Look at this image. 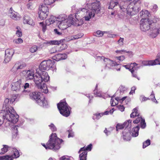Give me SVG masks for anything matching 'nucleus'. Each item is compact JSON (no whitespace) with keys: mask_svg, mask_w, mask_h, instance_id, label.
<instances>
[{"mask_svg":"<svg viewBox=\"0 0 160 160\" xmlns=\"http://www.w3.org/2000/svg\"><path fill=\"white\" fill-rule=\"evenodd\" d=\"M17 29L16 34L18 37H21L22 36V32L20 28L19 27H17L16 28Z\"/></svg>","mask_w":160,"mask_h":160,"instance_id":"nucleus-37","label":"nucleus"},{"mask_svg":"<svg viewBox=\"0 0 160 160\" xmlns=\"http://www.w3.org/2000/svg\"><path fill=\"white\" fill-rule=\"evenodd\" d=\"M110 130H108L106 128H105V130L104 131V132L108 136V135H109L111 133V131H112L113 129V128H110Z\"/></svg>","mask_w":160,"mask_h":160,"instance_id":"nucleus-56","label":"nucleus"},{"mask_svg":"<svg viewBox=\"0 0 160 160\" xmlns=\"http://www.w3.org/2000/svg\"><path fill=\"white\" fill-rule=\"evenodd\" d=\"M119 100V98L118 97L115 98L114 100L112 98L110 101L111 106H113L117 105Z\"/></svg>","mask_w":160,"mask_h":160,"instance_id":"nucleus-33","label":"nucleus"},{"mask_svg":"<svg viewBox=\"0 0 160 160\" xmlns=\"http://www.w3.org/2000/svg\"><path fill=\"white\" fill-rule=\"evenodd\" d=\"M9 99L8 98H6L5 99L2 107L3 111H4L12 110L13 108L12 107L9 106Z\"/></svg>","mask_w":160,"mask_h":160,"instance_id":"nucleus-21","label":"nucleus"},{"mask_svg":"<svg viewBox=\"0 0 160 160\" xmlns=\"http://www.w3.org/2000/svg\"><path fill=\"white\" fill-rule=\"evenodd\" d=\"M26 66V64L24 63H21L18 62L15 63L11 69L13 72H16L19 69H21L25 68Z\"/></svg>","mask_w":160,"mask_h":160,"instance_id":"nucleus-16","label":"nucleus"},{"mask_svg":"<svg viewBox=\"0 0 160 160\" xmlns=\"http://www.w3.org/2000/svg\"><path fill=\"white\" fill-rule=\"evenodd\" d=\"M150 97H151V98L152 99V101L154 102H157V101L156 100V99H155L154 94L153 93V91H152V93L150 95Z\"/></svg>","mask_w":160,"mask_h":160,"instance_id":"nucleus-53","label":"nucleus"},{"mask_svg":"<svg viewBox=\"0 0 160 160\" xmlns=\"http://www.w3.org/2000/svg\"><path fill=\"white\" fill-rule=\"evenodd\" d=\"M59 160H73V158L71 157L64 155L60 158Z\"/></svg>","mask_w":160,"mask_h":160,"instance_id":"nucleus-41","label":"nucleus"},{"mask_svg":"<svg viewBox=\"0 0 160 160\" xmlns=\"http://www.w3.org/2000/svg\"><path fill=\"white\" fill-rule=\"evenodd\" d=\"M57 107L60 113L63 116L68 117L70 114V111L68 104L66 102L61 101L57 105Z\"/></svg>","mask_w":160,"mask_h":160,"instance_id":"nucleus-9","label":"nucleus"},{"mask_svg":"<svg viewBox=\"0 0 160 160\" xmlns=\"http://www.w3.org/2000/svg\"><path fill=\"white\" fill-rule=\"evenodd\" d=\"M139 126H138L133 128L131 131L132 135L133 137H136L138 135V131L139 129Z\"/></svg>","mask_w":160,"mask_h":160,"instance_id":"nucleus-27","label":"nucleus"},{"mask_svg":"<svg viewBox=\"0 0 160 160\" xmlns=\"http://www.w3.org/2000/svg\"><path fill=\"white\" fill-rule=\"evenodd\" d=\"M141 128L142 129L145 128L146 126V123L145 122L144 119H142L140 122Z\"/></svg>","mask_w":160,"mask_h":160,"instance_id":"nucleus-49","label":"nucleus"},{"mask_svg":"<svg viewBox=\"0 0 160 160\" xmlns=\"http://www.w3.org/2000/svg\"><path fill=\"white\" fill-rule=\"evenodd\" d=\"M39 24L42 27V31L43 32H44L47 29V27L46 25H44V23L43 22H40Z\"/></svg>","mask_w":160,"mask_h":160,"instance_id":"nucleus-57","label":"nucleus"},{"mask_svg":"<svg viewBox=\"0 0 160 160\" xmlns=\"http://www.w3.org/2000/svg\"><path fill=\"white\" fill-rule=\"evenodd\" d=\"M14 53L13 50L12 49H7L5 51V57L4 61L7 63L9 62L12 58Z\"/></svg>","mask_w":160,"mask_h":160,"instance_id":"nucleus-15","label":"nucleus"},{"mask_svg":"<svg viewBox=\"0 0 160 160\" xmlns=\"http://www.w3.org/2000/svg\"><path fill=\"white\" fill-rule=\"evenodd\" d=\"M3 118H4V115L1 112L0 113V126L3 123Z\"/></svg>","mask_w":160,"mask_h":160,"instance_id":"nucleus-58","label":"nucleus"},{"mask_svg":"<svg viewBox=\"0 0 160 160\" xmlns=\"http://www.w3.org/2000/svg\"><path fill=\"white\" fill-rule=\"evenodd\" d=\"M21 74L25 77L26 81L32 80L36 86L38 87H41V82L48 81L50 78L46 72L38 71L37 69L35 72L33 70H24L21 72Z\"/></svg>","mask_w":160,"mask_h":160,"instance_id":"nucleus-1","label":"nucleus"},{"mask_svg":"<svg viewBox=\"0 0 160 160\" xmlns=\"http://www.w3.org/2000/svg\"><path fill=\"white\" fill-rule=\"evenodd\" d=\"M116 58L119 61H123L125 59V57L124 56L117 57H116Z\"/></svg>","mask_w":160,"mask_h":160,"instance_id":"nucleus-63","label":"nucleus"},{"mask_svg":"<svg viewBox=\"0 0 160 160\" xmlns=\"http://www.w3.org/2000/svg\"><path fill=\"white\" fill-rule=\"evenodd\" d=\"M149 99V98H146L143 95H141L140 97V100L141 102L145 101L148 100Z\"/></svg>","mask_w":160,"mask_h":160,"instance_id":"nucleus-54","label":"nucleus"},{"mask_svg":"<svg viewBox=\"0 0 160 160\" xmlns=\"http://www.w3.org/2000/svg\"><path fill=\"white\" fill-rule=\"evenodd\" d=\"M150 144V140L148 139L143 143V148H145Z\"/></svg>","mask_w":160,"mask_h":160,"instance_id":"nucleus-47","label":"nucleus"},{"mask_svg":"<svg viewBox=\"0 0 160 160\" xmlns=\"http://www.w3.org/2000/svg\"><path fill=\"white\" fill-rule=\"evenodd\" d=\"M157 60L144 61L142 62L143 66H153L156 65V62Z\"/></svg>","mask_w":160,"mask_h":160,"instance_id":"nucleus-26","label":"nucleus"},{"mask_svg":"<svg viewBox=\"0 0 160 160\" xmlns=\"http://www.w3.org/2000/svg\"><path fill=\"white\" fill-rule=\"evenodd\" d=\"M132 122V120H128L127 122H125L123 124H120L118 123L116 126V130L118 131L119 129H122L125 127V124L127 123L129 124L130 122Z\"/></svg>","mask_w":160,"mask_h":160,"instance_id":"nucleus-24","label":"nucleus"},{"mask_svg":"<svg viewBox=\"0 0 160 160\" xmlns=\"http://www.w3.org/2000/svg\"><path fill=\"white\" fill-rule=\"evenodd\" d=\"M42 83H41V87H37L38 88H40L41 89L42 91L44 93H47L48 92V90L47 88V87H46V85L45 84H43L42 85Z\"/></svg>","mask_w":160,"mask_h":160,"instance_id":"nucleus-32","label":"nucleus"},{"mask_svg":"<svg viewBox=\"0 0 160 160\" xmlns=\"http://www.w3.org/2000/svg\"><path fill=\"white\" fill-rule=\"evenodd\" d=\"M83 35V34L82 33H80L76 35L73 36V38L75 39H78L79 38H80L82 37Z\"/></svg>","mask_w":160,"mask_h":160,"instance_id":"nucleus-51","label":"nucleus"},{"mask_svg":"<svg viewBox=\"0 0 160 160\" xmlns=\"http://www.w3.org/2000/svg\"><path fill=\"white\" fill-rule=\"evenodd\" d=\"M115 52L117 53H118L120 54H123L125 53H129L130 52L129 51H126L124 50H116Z\"/></svg>","mask_w":160,"mask_h":160,"instance_id":"nucleus-50","label":"nucleus"},{"mask_svg":"<svg viewBox=\"0 0 160 160\" xmlns=\"http://www.w3.org/2000/svg\"><path fill=\"white\" fill-rule=\"evenodd\" d=\"M54 61L53 60L49 59L43 61L39 66V68L42 70H48L51 69L53 71H56V66L54 63Z\"/></svg>","mask_w":160,"mask_h":160,"instance_id":"nucleus-8","label":"nucleus"},{"mask_svg":"<svg viewBox=\"0 0 160 160\" xmlns=\"http://www.w3.org/2000/svg\"><path fill=\"white\" fill-rule=\"evenodd\" d=\"M17 94H14L12 96L10 100V103H13L16 99L18 97Z\"/></svg>","mask_w":160,"mask_h":160,"instance_id":"nucleus-45","label":"nucleus"},{"mask_svg":"<svg viewBox=\"0 0 160 160\" xmlns=\"http://www.w3.org/2000/svg\"><path fill=\"white\" fill-rule=\"evenodd\" d=\"M158 8L157 6L156 5H154L152 6L151 8L153 12L156 11Z\"/></svg>","mask_w":160,"mask_h":160,"instance_id":"nucleus-61","label":"nucleus"},{"mask_svg":"<svg viewBox=\"0 0 160 160\" xmlns=\"http://www.w3.org/2000/svg\"><path fill=\"white\" fill-rule=\"evenodd\" d=\"M48 126L52 132H55L57 131V128L53 124L51 123L48 125Z\"/></svg>","mask_w":160,"mask_h":160,"instance_id":"nucleus-44","label":"nucleus"},{"mask_svg":"<svg viewBox=\"0 0 160 160\" xmlns=\"http://www.w3.org/2000/svg\"><path fill=\"white\" fill-rule=\"evenodd\" d=\"M120 92H123L127 90V88L124 86H121L119 87Z\"/></svg>","mask_w":160,"mask_h":160,"instance_id":"nucleus-62","label":"nucleus"},{"mask_svg":"<svg viewBox=\"0 0 160 160\" xmlns=\"http://www.w3.org/2000/svg\"><path fill=\"white\" fill-rule=\"evenodd\" d=\"M70 18H70L69 20L57 22L59 28L62 30H63L69 27L72 23H73V17H70Z\"/></svg>","mask_w":160,"mask_h":160,"instance_id":"nucleus-11","label":"nucleus"},{"mask_svg":"<svg viewBox=\"0 0 160 160\" xmlns=\"http://www.w3.org/2000/svg\"><path fill=\"white\" fill-rule=\"evenodd\" d=\"M67 57V55L65 53L58 54L54 57V59L57 61L66 59Z\"/></svg>","mask_w":160,"mask_h":160,"instance_id":"nucleus-22","label":"nucleus"},{"mask_svg":"<svg viewBox=\"0 0 160 160\" xmlns=\"http://www.w3.org/2000/svg\"><path fill=\"white\" fill-rule=\"evenodd\" d=\"M98 59L102 60L104 62V64H105L106 68H109L111 66H115L118 65L114 61L111 60L109 58H105L104 57L99 56L98 57Z\"/></svg>","mask_w":160,"mask_h":160,"instance_id":"nucleus-10","label":"nucleus"},{"mask_svg":"<svg viewBox=\"0 0 160 160\" xmlns=\"http://www.w3.org/2000/svg\"><path fill=\"white\" fill-rule=\"evenodd\" d=\"M150 14L149 12L147 10H142L139 13V15L142 18H147L149 17Z\"/></svg>","mask_w":160,"mask_h":160,"instance_id":"nucleus-29","label":"nucleus"},{"mask_svg":"<svg viewBox=\"0 0 160 160\" xmlns=\"http://www.w3.org/2000/svg\"><path fill=\"white\" fill-rule=\"evenodd\" d=\"M149 30V35L152 38H155L159 33L158 29L156 27L154 23L152 24V26L151 27Z\"/></svg>","mask_w":160,"mask_h":160,"instance_id":"nucleus-14","label":"nucleus"},{"mask_svg":"<svg viewBox=\"0 0 160 160\" xmlns=\"http://www.w3.org/2000/svg\"><path fill=\"white\" fill-rule=\"evenodd\" d=\"M74 19L73 18V23H72V24L73 25L76 26H81L83 23V22L81 19L77 20H76L75 22L74 21Z\"/></svg>","mask_w":160,"mask_h":160,"instance_id":"nucleus-34","label":"nucleus"},{"mask_svg":"<svg viewBox=\"0 0 160 160\" xmlns=\"http://www.w3.org/2000/svg\"><path fill=\"white\" fill-rule=\"evenodd\" d=\"M3 148L1 149V153H4L6 152L9 148H10L7 145H3Z\"/></svg>","mask_w":160,"mask_h":160,"instance_id":"nucleus-46","label":"nucleus"},{"mask_svg":"<svg viewBox=\"0 0 160 160\" xmlns=\"http://www.w3.org/2000/svg\"><path fill=\"white\" fill-rule=\"evenodd\" d=\"M23 22L33 26L35 23L33 20L28 15H26L23 18Z\"/></svg>","mask_w":160,"mask_h":160,"instance_id":"nucleus-20","label":"nucleus"},{"mask_svg":"<svg viewBox=\"0 0 160 160\" xmlns=\"http://www.w3.org/2000/svg\"><path fill=\"white\" fill-rule=\"evenodd\" d=\"M100 5L99 2L87 3L85 6L86 8L80 9L78 11L77 14L86 12V14L84 18L86 21H88L92 17H94L95 13H98L100 11Z\"/></svg>","mask_w":160,"mask_h":160,"instance_id":"nucleus-2","label":"nucleus"},{"mask_svg":"<svg viewBox=\"0 0 160 160\" xmlns=\"http://www.w3.org/2000/svg\"><path fill=\"white\" fill-rule=\"evenodd\" d=\"M131 64L133 65V67L132 69H130V72L132 73L133 77L137 78L138 80H139V79L137 77L136 72L135 71H137L138 69L140 68L141 66H139L137 67L138 64L135 62L131 63Z\"/></svg>","mask_w":160,"mask_h":160,"instance_id":"nucleus-19","label":"nucleus"},{"mask_svg":"<svg viewBox=\"0 0 160 160\" xmlns=\"http://www.w3.org/2000/svg\"><path fill=\"white\" fill-rule=\"evenodd\" d=\"M131 63L130 64H128L127 65H123V66L126 69H129L130 71V69H132V67H133V65L132 64H131Z\"/></svg>","mask_w":160,"mask_h":160,"instance_id":"nucleus-52","label":"nucleus"},{"mask_svg":"<svg viewBox=\"0 0 160 160\" xmlns=\"http://www.w3.org/2000/svg\"><path fill=\"white\" fill-rule=\"evenodd\" d=\"M97 86L98 85H97L96 86V88L94 91V95H96V96L100 97L101 95V93L99 92H97V90H96V88H97Z\"/></svg>","mask_w":160,"mask_h":160,"instance_id":"nucleus-59","label":"nucleus"},{"mask_svg":"<svg viewBox=\"0 0 160 160\" xmlns=\"http://www.w3.org/2000/svg\"><path fill=\"white\" fill-rule=\"evenodd\" d=\"M37 47L36 46H32L30 49V51L31 52H34L37 50Z\"/></svg>","mask_w":160,"mask_h":160,"instance_id":"nucleus-55","label":"nucleus"},{"mask_svg":"<svg viewBox=\"0 0 160 160\" xmlns=\"http://www.w3.org/2000/svg\"><path fill=\"white\" fill-rule=\"evenodd\" d=\"M135 3L132 2V3H131L128 6L127 8V13L128 15H131L132 12L135 10V9H134V7L132 5L133 4H135Z\"/></svg>","mask_w":160,"mask_h":160,"instance_id":"nucleus-25","label":"nucleus"},{"mask_svg":"<svg viewBox=\"0 0 160 160\" xmlns=\"http://www.w3.org/2000/svg\"><path fill=\"white\" fill-rule=\"evenodd\" d=\"M87 152H83L80 154L79 157L80 160H86V157L87 156Z\"/></svg>","mask_w":160,"mask_h":160,"instance_id":"nucleus-36","label":"nucleus"},{"mask_svg":"<svg viewBox=\"0 0 160 160\" xmlns=\"http://www.w3.org/2000/svg\"><path fill=\"white\" fill-rule=\"evenodd\" d=\"M50 52L51 53H55L57 52L56 47H54L52 48L50 50Z\"/></svg>","mask_w":160,"mask_h":160,"instance_id":"nucleus-64","label":"nucleus"},{"mask_svg":"<svg viewBox=\"0 0 160 160\" xmlns=\"http://www.w3.org/2000/svg\"><path fill=\"white\" fill-rule=\"evenodd\" d=\"M107 33V32L106 31H102L98 30L96 32L95 36L97 37H101L103 36L104 33Z\"/></svg>","mask_w":160,"mask_h":160,"instance_id":"nucleus-42","label":"nucleus"},{"mask_svg":"<svg viewBox=\"0 0 160 160\" xmlns=\"http://www.w3.org/2000/svg\"><path fill=\"white\" fill-rule=\"evenodd\" d=\"M22 80L19 79L17 81L11 84V89L12 91L18 92L23 89V85L21 84Z\"/></svg>","mask_w":160,"mask_h":160,"instance_id":"nucleus-12","label":"nucleus"},{"mask_svg":"<svg viewBox=\"0 0 160 160\" xmlns=\"http://www.w3.org/2000/svg\"><path fill=\"white\" fill-rule=\"evenodd\" d=\"M118 4V2L112 0L110 3L109 6L108 7V8L109 9H112L115 6L117 5Z\"/></svg>","mask_w":160,"mask_h":160,"instance_id":"nucleus-38","label":"nucleus"},{"mask_svg":"<svg viewBox=\"0 0 160 160\" xmlns=\"http://www.w3.org/2000/svg\"><path fill=\"white\" fill-rule=\"evenodd\" d=\"M72 17V15H70L68 18L67 16L65 14H61L59 15L58 17H57L56 21L58 22H64L67 21L69 20L70 17Z\"/></svg>","mask_w":160,"mask_h":160,"instance_id":"nucleus-18","label":"nucleus"},{"mask_svg":"<svg viewBox=\"0 0 160 160\" xmlns=\"http://www.w3.org/2000/svg\"><path fill=\"white\" fill-rule=\"evenodd\" d=\"M133 111L130 115V117L131 118H134V117L139 116V113L138 112V109L137 108H134Z\"/></svg>","mask_w":160,"mask_h":160,"instance_id":"nucleus-39","label":"nucleus"},{"mask_svg":"<svg viewBox=\"0 0 160 160\" xmlns=\"http://www.w3.org/2000/svg\"><path fill=\"white\" fill-rule=\"evenodd\" d=\"M62 142V139L58 138L55 133H52L50 136L49 139L46 145L42 144V145L46 149H49L56 151L60 149V144Z\"/></svg>","mask_w":160,"mask_h":160,"instance_id":"nucleus-3","label":"nucleus"},{"mask_svg":"<svg viewBox=\"0 0 160 160\" xmlns=\"http://www.w3.org/2000/svg\"><path fill=\"white\" fill-rule=\"evenodd\" d=\"M48 14V13L39 11V17L41 20H43L47 18Z\"/></svg>","mask_w":160,"mask_h":160,"instance_id":"nucleus-35","label":"nucleus"},{"mask_svg":"<svg viewBox=\"0 0 160 160\" xmlns=\"http://www.w3.org/2000/svg\"><path fill=\"white\" fill-rule=\"evenodd\" d=\"M47 5L44 3L41 5L39 7V11L48 13V8Z\"/></svg>","mask_w":160,"mask_h":160,"instance_id":"nucleus-28","label":"nucleus"},{"mask_svg":"<svg viewBox=\"0 0 160 160\" xmlns=\"http://www.w3.org/2000/svg\"><path fill=\"white\" fill-rule=\"evenodd\" d=\"M123 138L125 140L128 141L130 140V132H126L125 131L122 132Z\"/></svg>","mask_w":160,"mask_h":160,"instance_id":"nucleus-30","label":"nucleus"},{"mask_svg":"<svg viewBox=\"0 0 160 160\" xmlns=\"http://www.w3.org/2000/svg\"><path fill=\"white\" fill-rule=\"evenodd\" d=\"M5 113L3 119H6L8 121L13 123H16L18 120L19 116L16 114V112L13 108L10 110L4 111Z\"/></svg>","mask_w":160,"mask_h":160,"instance_id":"nucleus-7","label":"nucleus"},{"mask_svg":"<svg viewBox=\"0 0 160 160\" xmlns=\"http://www.w3.org/2000/svg\"><path fill=\"white\" fill-rule=\"evenodd\" d=\"M159 20L158 18L153 16L151 18H142L140 21V29L142 31L145 32L149 29L152 24Z\"/></svg>","mask_w":160,"mask_h":160,"instance_id":"nucleus-4","label":"nucleus"},{"mask_svg":"<svg viewBox=\"0 0 160 160\" xmlns=\"http://www.w3.org/2000/svg\"><path fill=\"white\" fill-rule=\"evenodd\" d=\"M57 17L53 16H51L50 18L45 21L46 25H49L50 24L53 23L55 21H56Z\"/></svg>","mask_w":160,"mask_h":160,"instance_id":"nucleus-23","label":"nucleus"},{"mask_svg":"<svg viewBox=\"0 0 160 160\" xmlns=\"http://www.w3.org/2000/svg\"><path fill=\"white\" fill-rule=\"evenodd\" d=\"M9 14L10 17L13 20H17L20 19V15L18 13L13 11L12 8L10 9Z\"/></svg>","mask_w":160,"mask_h":160,"instance_id":"nucleus-17","label":"nucleus"},{"mask_svg":"<svg viewBox=\"0 0 160 160\" xmlns=\"http://www.w3.org/2000/svg\"><path fill=\"white\" fill-rule=\"evenodd\" d=\"M13 155L12 156L6 155L2 157H0V160H13V158H16L19 156V154L18 150L13 148Z\"/></svg>","mask_w":160,"mask_h":160,"instance_id":"nucleus-13","label":"nucleus"},{"mask_svg":"<svg viewBox=\"0 0 160 160\" xmlns=\"http://www.w3.org/2000/svg\"><path fill=\"white\" fill-rule=\"evenodd\" d=\"M13 42L15 43L18 44L22 43L23 42V41L21 38H19L17 39L14 40Z\"/></svg>","mask_w":160,"mask_h":160,"instance_id":"nucleus-48","label":"nucleus"},{"mask_svg":"<svg viewBox=\"0 0 160 160\" xmlns=\"http://www.w3.org/2000/svg\"><path fill=\"white\" fill-rule=\"evenodd\" d=\"M61 41L52 40L50 41L47 42L46 44H51L59 45L61 43Z\"/></svg>","mask_w":160,"mask_h":160,"instance_id":"nucleus-40","label":"nucleus"},{"mask_svg":"<svg viewBox=\"0 0 160 160\" xmlns=\"http://www.w3.org/2000/svg\"><path fill=\"white\" fill-rule=\"evenodd\" d=\"M109 113V111H107L104 112L103 113H100L96 115V118L98 119H99L100 117H101L103 115V114L104 115H108Z\"/></svg>","mask_w":160,"mask_h":160,"instance_id":"nucleus-43","label":"nucleus"},{"mask_svg":"<svg viewBox=\"0 0 160 160\" xmlns=\"http://www.w3.org/2000/svg\"><path fill=\"white\" fill-rule=\"evenodd\" d=\"M29 96L31 99L35 100L37 103L40 106L46 107L48 105V102L40 92H31L29 94Z\"/></svg>","mask_w":160,"mask_h":160,"instance_id":"nucleus-5","label":"nucleus"},{"mask_svg":"<svg viewBox=\"0 0 160 160\" xmlns=\"http://www.w3.org/2000/svg\"><path fill=\"white\" fill-rule=\"evenodd\" d=\"M92 144H89L87 147H85L81 148L80 149L79 151V153H80L81 151L87 152V151H91L92 149Z\"/></svg>","mask_w":160,"mask_h":160,"instance_id":"nucleus-31","label":"nucleus"},{"mask_svg":"<svg viewBox=\"0 0 160 160\" xmlns=\"http://www.w3.org/2000/svg\"><path fill=\"white\" fill-rule=\"evenodd\" d=\"M123 40H124L123 38H120V39L118 41V43L119 45L122 46L123 45Z\"/></svg>","mask_w":160,"mask_h":160,"instance_id":"nucleus-60","label":"nucleus"},{"mask_svg":"<svg viewBox=\"0 0 160 160\" xmlns=\"http://www.w3.org/2000/svg\"><path fill=\"white\" fill-rule=\"evenodd\" d=\"M5 113L3 119H6L8 121L13 123H16L18 120L19 116L16 114V112L13 108L10 110L4 111Z\"/></svg>","mask_w":160,"mask_h":160,"instance_id":"nucleus-6","label":"nucleus"}]
</instances>
